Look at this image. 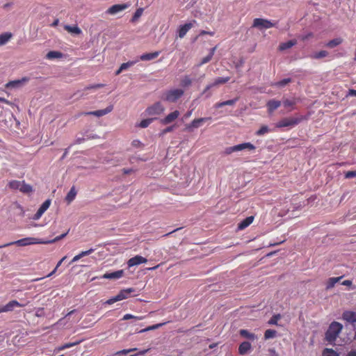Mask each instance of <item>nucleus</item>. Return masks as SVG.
<instances>
[{
    "instance_id": "nucleus-47",
    "label": "nucleus",
    "mask_w": 356,
    "mask_h": 356,
    "mask_svg": "<svg viewBox=\"0 0 356 356\" xmlns=\"http://www.w3.org/2000/svg\"><path fill=\"white\" fill-rule=\"evenodd\" d=\"M79 343V341H76V342H74V343H65L64 345L61 346H59L58 348V350H65L66 348H71L74 346H76L77 344Z\"/></svg>"
},
{
    "instance_id": "nucleus-11",
    "label": "nucleus",
    "mask_w": 356,
    "mask_h": 356,
    "mask_svg": "<svg viewBox=\"0 0 356 356\" xmlns=\"http://www.w3.org/2000/svg\"><path fill=\"white\" fill-rule=\"evenodd\" d=\"M29 81V78L28 77H23L21 79H17L14 81H10L8 82L5 87L8 89H12V88H17L22 87L24 83L28 82Z\"/></svg>"
},
{
    "instance_id": "nucleus-24",
    "label": "nucleus",
    "mask_w": 356,
    "mask_h": 356,
    "mask_svg": "<svg viewBox=\"0 0 356 356\" xmlns=\"http://www.w3.org/2000/svg\"><path fill=\"white\" fill-rule=\"evenodd\" d=\"M94 251H95V249H93V248H90V249H89L88 250H86V251H82L79 254H77V255H76V256H74L73 257V259H72V261L70 263V264H72L79 261L81 258H82V257H83L85 256H88V255L90 254Z\"/></svg>"
},
{
    "instance_id": "nucleus-19",
    "label": "nucleus",
    "mask_w": 356,
    "mask_h": 356,
    "mask_svg": "<svg viewBox=\"0 0 356 356\" xmlns=\"http://www.w3.org/2000/svg\"><path fill=\"white\" fill-rule=\"evenodd\" d=\"M124 275V270H119L112 273H106L102 275V278L108 280H117L121 278Z\"/></svg>"
},
{
    "instance_id": "nucleus-52",
    "label": "nucleus",
    "mask_w": 356,
    "mask_h": 356,
    "mask_svg": "<svg viewBox=\"0 0 356 356\" xmlns=\"http://www.w3.org/2000/svg\"><path fill=\"white\" fill-rule=\"evenodd\" d=\"M353 177H356V171L355 170L348 171L345 173V178L351 179Z\"/></svg>"
},
{
    "instance_id": "nucleus-1",
    "label": "nucleus",
    "mask_w": 356,
    "mask_h": 356,
    "mask_svg": "<svg viewBox=\"0 0 356 356\" xmlns=\"http://www.w3.org/2000/svg\"><path fill=\"white\" fill-rule=\"evenodd\" d=\"M342 328L343 325L340 323L336 321L332 322L325 332L326 340L329 342L334 341L342 330Z\"/></svg>"
},
{
    "instance_id": "nucleus-63",
    "label": "nucleus",
    "mask_w": 356,
    "mask_h": 356,
    "mask_svg": "<svg viewBox=\"0 0 356 356\" xmlns=\"http://www.w3.org/2000/svg\"><path fill=\"white\" fill-rule=\"evenodd\" d=\"M349 94L350 95H353V96H355L356 97V90H354V89H351L349 90Z\"/></svg>"
},
{
    "instance_id": "nucleus-26",
    "label": "nucleus",
    "mask_w": 356,
    "mask_h": 356,
    "mask_svg": "<svg viewBox=\"0 0 356 356\" xmlns=\"http://www.w3.org/2000/svg\"><path fill=\"white\" fill-rule=\"evenodd\" d=\"M251 349V344L248 341L242 342L238 347V353L241 355H245Z\"/></svg>"
},
{
    "instance_id": "nucleus-13",
    "label": "nucleus",
    "mask_w": 356,
    "mask_h": 356,
    "mask_svg": "<svg viewBox=\"0 0 356 356\" xmlns=\"http://www.w3.org/2000/svg\"><path fill=\"white\" fill-rule=\"evenodd\" d=\"M113 105H110V106H107L104 109H101V110H97V111H90V112L84 113V115H95V116H97V117H102L103 115H105L111 113L113 111Z\"/></svg>"
},
{
    "instance_id": "nucleus-2",
    "label": "nucleus",
    "mask_w": 356,
    "mask_h": 356,
    "mask_svg": "<svg viewBox=\"0 0 356 356\" xmlns=\"http://www.w3.org/2000/svg\"><path fill=\"white\" fill-rule=\"evenodd\" d=\"M8 186L11 190H19L20 192L29 194L33 192V187L24 181L11 180L8 182Z\"/></svg>"
},
{
    "instance_id": "nucleus-43",
    "label": "nucleus",
    "mask_w": 356,
    "mask_h": 356,
    "mask_svg": "<svg viewBox=\"0 0 356 356\" xmlns=\"http://www.w3.org/2000/svg\"><path fill=\"white\" fill-rule=\"evenodd\" d=\"M215 49H216V47H213V49H211V51L209 53V54L208 56H207L206 57L202 58L200 65L205 64V63L209 62L211 60V58H212V57L213 56Z\"/></svg>"
},
{
    "instance_id": "nucleus-48",
    "label": "nucleus",
    "mask_w": 356,
    "mask_h": 356,
    "mask_svg": "<svg viewBox=\"0 0 356 356\" xmlns=\"http://www.w3.org/2000/svg\"><path fill=\"white\" fill-rule=\"evenodd\" d=\"M136 62L137 60L124 63L120 65L121 70H125L128 69L129 67L133 66L135 63H136Z\"/></svg>"
},
{
    "instance_id": "nucleus-42",
    "label": "nucleus",
    "mask_w": 356,
    "mask_h": 356,
    "mask_svg": "<svg viewBox=\"0 0 356 356\" xmlns=\"http://www.w3.org/2000/svg\"><path fill=\"white\" fill-rule=\"evenodd\" d=\"M291 81L292 80L291 78L284 79L278 82L275 83L273 86H277V87H284L286 85H287L288 83H291Z\"/></svg>"
},
{
    "instance_id": "nucleus-31",
    "label": "nucleus",
    "mask_w": 356,
    "mask_h": 356,
    "mask_svg": "<svg viewBox=\"0 0 356 356\" xmlns=\"http://www.w3.org/2000/svg\"><path fill=\"white\" fill-rule=\"evenodd\" d=\"M63 57V54L60 51H50L46 55V58L48 60H52L54 58H60Z\"/></svg>"
},
{
    "instance_id": "nucleus-60",
    "label": "nucleus",
    "mask_w": 356,
    "mask_h": 356,
    "mask_svg": "<svg viewBox=\"0 0 356 356\" xmlns=\"http://www.w3.org/2000/svg\"><path fill=\"white\" fill-rule=\"evenodd\" d=\"M214 87V86L213 85V83H211V84H209L206 86L204 90V93L206 92L207 90H209V89H211V88Z\"/></svg>"
},
{
    "instance_id": "nucleus-53",
    "label": "nucleus",
    "mask_w": 356,
    "mask_h": 356,
    "mask_svg": "<svg viewBox=\"0 0 356 356\" xmlns=\"http://www.w3.org/2000/svg\"><path fill=\"white\" fill-rule=\"evenodd\" d=\"M137 348L124 349L117 353L118 355H127L129 353L136 351Z\"/></svg>"
},
{
    "instance_id": "nucleus-46",
    "label": "nucleus",
    "mask_w": 356,
    "mask_h": 356,
    "mask_svg": "<svg viewBox=\"0 0 356 356\" xmlns=\"http://www.w3.org/2000/svg\"><path fill=\"white\" fill-rule=\"evenodd\" d=\"M269 132V129L268 126L263 125L261 128L256 132L257 136H262Z\"/></svg>"
},
{
    "instance_id": "nucleus-8",
    "label": "nucleus",
    "mask_w": 356,
    "mask_h": 356,
    "mask_svg": "<svg viewBox=\"0 0 356 356\" xmlns=\"http://www.w3.org/2000/svg\"><path fill=\"white\" fill-rule=\"evenodd\" d=\"M135 290L133 288H128L126 289L121 290L119 293L115 296V297H113L110 299H108L106 303L108 305H112L115 303V302L122 300L124 299H126L130 296V294L134 292Z\"/></svg>"
},
{
    "instance_id": "nucleus-21",
    "label": "nucleus",
    "mask_w": 356,
    "mask_h": 356,
    "mask_svg": "<svg viewBox=\"0 0 356 356\" xmlns=\"http://www.w3.org/2000/svg\"><path fill=\"white\" fill-rule=\"evenodd\" d=\"M254 218L253 216H250L243 220L241 222L238 224L237 229L238 230H243L248 227L250 225H251L254 220Z\"/></svg>"
},
{
    "instance_id": "nucleus-17",
    "label": "nucleus",
    "mask_w": 356,
    "mask_h": 356,
    "mask_svg": "<svg viewBox=\"0 0 356 356\" xmlns=\"http://www.w3.org/2000/svg\"><path fill=\"white\" fill-rule=\"evenodd\" d=\"M179 111H175L167 115L163 119L161 120V123L163 124H168L175 121L179 116Z\"/></svg>"
},
{
    "instance_id": "nucleus-40",
    "label": "nucleus",
    "mask_w": 356,
    "mask_h": 356,
    "mask_svg": "<svg viewBox=\"0 0 356 356\" xmlns=\"http://www.w3.org/2000/svg\"><path fill=\"white\" fill-rule=\"evenodd\" d=\"M277 332L274 330L268 329L264 332L265 339H272L276 337Z\"/></svg>"
},
{
    "instance_id": "nucleus-32",
    "label": "nucleus",
    "mask_w": 356,
    "mask_h": 356,
    "mask_svg": "<svg viewBox=\"0 0 356 356\" xmlns=\"http://www.w3.org/2000/svg\"><path fill=\"white\" fill-rule=\"evenodd\" d=\"M64 29L67 32L71 33H74L76 35H79L81 33V30L77 26L65 25Z\"/></svg>"
},
{
    "instance_id": "nucleus-58",
    "label": "nucleus",
    "mask_w": 356,
    "mask_h": 356,
    "mask_svg": "<svg viewBox=\"0 0 356 356\" xmlns=\"http://www.w3.org/2000/svg\"><path fill=\"white\" fill-rule=\"evenodd\" d=\"M312 37H313V33H308V34H307L305 35H302L301 39H302V40H308L309 38H310Z\"/></svg>"
},
{
    "instance_id": "nucleus-38",
    "label": "nucleus",
    "mask_w": 356,
    "mask_h": 356,
    "mask_svg": "<svg viewBox=\"0 0 356 356\" xmlns=\"http://www.w3.org/2000/svg\"><path fill=\"white\" fill-rule=\"evenodd\" d=\"M68 232H69V230L67 232H65L60 236H56L54 239L49 240V241L43 240V242H44L43 244H50V243H54L56 241H58L63 239V238H65L67 236V234H68Z\"/></svg>"
},
{
    "instance_id": "nucleus-28",
    "label": "nucleus",
    "mask_w": 356,
    "mask_h": 356,
    "mask_svg": "<svg viewBox=\"0 0 356 356\" xmlns=\"http://www.w3.org/2000/svg\"><path fill=\"white\" fill-rule=\"evenodd\" d=\"M297 41L296 40H291L286 42H282L279 46V49L280 51H284L286 49L291 48L293 46L296 45Z\"/></svg>"
},
{
    "instance_id": "nucleus-59",
    "label": "nucleus",
    "mask_w": 356,
    "mask_h": 356,
    "mask_svg": "<svg viewBox=\"0 0 356 356\" xmlns=\"http://www.w3.org/2000/svg\"><path fill=\"white\" fill-rule=\"evenodd\" d=\"M67 258L66 256L63 257L57 264L56 266V269H58V268L61 265V264L63 263V261Z\"/></svg>"
},
{
    "instance_id": "nucleus-50",
    "label": "nucleus",
    "mask_w": 356,
    "mask_h": 356,
    "mask_svg": "<svg viewBox=\"0 0 356 356\" xmlns=\"http://www.w3.org/2000/svg\"><path fill=\"white\" fill-rule=\"evenodd\" d=\"M104 86V85L102 83H97V84L90 85V86L86 87L85 89L86 90L98 89V88H103Z\"/></svg>"
},
{
    "instance_id": "nucleus-39",
    "label": "nucleus",
    "mask_w": 356,
    "mask_h": 356,
    "mask_svg": "<svg viewBox=\"0 0 356 356\" xmlns=\"http://www.w3.org/2000/svg\"><path fill=\"white\" fill-rule=\"evenodd\" d=\"M11 37L12 34L8 33L0 35V45L6 44Z\"/></svg>"
},
{
    "instance_id": "nucleus-33",
    "label": "nucleus",
    "mask_w": 356,
    "mask_h": 356,
    "mask_svg": "<svg viewBox=\"0 0 356 356\" xmlns=\"http://www.w3.org/2000/svg\"><path fill=\"white\" fill-rule=\"evenodd\" d=\"M343 42V40L341 38H334L333 40H330L327 44L326 46L329 48H334L340 44H341Z\"/></svg>"
},
{
    "instance_id": "nucleus-7",
    "label": "nucleus",
    "mask_w": 356,
    "mask_h": 356,
    "mask_svg": "<svg viewBox=\"0 0 356 356\" xmlns=\"http://www.w3.org/2000/svg\"><path fill=\"white\" fill-rule=\"evenodd\" d=\"M164 111L165 107L160 102H157L154 104L148 106L146 108L145 113V115L148 116H156L162 114Z\"/></svg>"
},
{
    "instance_id": "nucleus-9",
    "label": "nucleus",
    "mask_w": 356,
    "mask_h": 356,
    "mask_svg": "<svg viewBox=\"0 0 356 356\" xmlns=\"http://www.w3.org/2000/svg\"><path fill=\"white\" fill-rule=\"evenodd\" d=\"M277 22H271L268 19H262V18H256L253 21V27L258 28L259 29H268L272 27H274L277 25Z\"/></svg>"
},
{
    "instance_id": "nucleus-4",
    "label": "nucleus",
    "mask_w": 356,
    "mask_h": 356,
    "mask_svg": "<svg viewBox=\"0 0 356 356\" xmlns=\"http://www.w3.org/2000/svg\"><path fill=\"white\" fill-rule=\"evenodd\" d=\"M304 120H306V118L300 115L297 117H289V118H285L280 120L277 124L276 127L278 128L282 127H293L299 123H300Z\"/></svg>"
},
{
    "instance_id": "nucleus-37",
    "label": "nucleus",
    "mask_w": 356,
    "mask_h": 356,
    "mask_svg": "<svg viewBox=\"0 0 356 356\" xmlns=\"http://www.w3.org/2000/svg\"><path fill=\"white\" fill-rule=\"evenodd\" d=\"M327 55H328V52L327 51L321 50V51L316 52L314 54L310 56V57L314 59H320V58L326 57Z\"/></svg>"
},
{
    "instance_id": "nucleus-54",
    "label": "nucleus",
    "mask_w": 356,
    "mask_h": 356,
    "mask_svg": "<svg viewBox=\"0 0 356 356\" xmlns=\"http://www.w3.org/2000/svg\"><path fill=\"white\" fill-rule=\"evenodd\" d=\"M296 104V102L294 101H292V100H289V99H285L284 102H283V104L285 107H289V106H294Z\"/></svg>"
},
{
    "instance_id": "nucleus-25",
    "label": "nucleus",
    "mask_w": 356,
    "mask_h": 356,
    "mask_svg": "<svg viewBox=\"0 0 356 356\" xmlns=\"http://www.w3.org/2000/svg\"><path fill=\"white\" fill-rule=\"evenodd\" d=\"M342 277H343V276H340L338 277H330L327 280L326 284H326V286H325L326 290L332 289L334 286V285L341 280Z\"/></svg>"
},
{
    "instance_id": "nucleus-55",
    "label": "nucleus",
    "mask_w": 356,
    "mask_h": 356,
    "mask_svg": "<svg viewBox=\"0 0 356 356\" xmlns=\"http://www.w3.org/2000/svg\"><path fill=\"white\" fill-rule=\"evenodd\" d=\"M174 127H175V126H170V127H166L165 129H164L162 131L161 134L163 135V134H167L168 132L172 131L173 129H174Z\"/></svg>"
},
{
    "instance_id": "nucleus-36",
    "label": "nucleus",
    "mask_w": 356,
    "mask_h": 356,
    "mask_svg": "<svg viewBox=\"0 0 356 356\" xmlns=\"http://www.w3.org/2000/svg\"><path fill=\"white\" fill-rule=\"evenodd\" d=\"M157 118H147L141 120V122L139 123L138 127L140 128H146L154 120H156Z\"/></svg>"
},
{
    "instance_id": "nucleus-16",
    "label": "nucleus",
    "mask_w": 356,
    "mask_h": 356,
    "mask_svg": "<svg viewBox=\"0 0 356 356\" xmlns=\"http://www.w3.org/2000/svg\"><path fill=\"white\" fill-rule=\"evenodd\" d=\"M129 7V5L127 3H122V4H115L110 7L106 13L110 15H115L119 12H121L125 9H127Z\"/></svg>"
},
{
    "instance_id": "nucleus-22",
    "label": "nucleus",
    "mask_w": 356,
    "mask_h": 356,
    "mask_svg": "<svg viewBox=\"0 0 356 356\" xmlns=\"http://www.w3.org/2000/svg\"><path fill=\"white\" fill-rule=\"evenodd\" d=\"M269 113L273 112L281 106V102L275 99L269 100L266 104Z\"/></svg>"
},
{
    "instance_id": "nucleus-64",
    "label": "nucleus",
    "mask_w": 356,
    "mask_h": 356,
    "mask_svg": "<svg viewBox=\"0 0 356 356\" xmlns=\"http://www.w3.org/2000/svg\"><path fill=\"white\" fill-rule=\"evenodd\" d=\"M140 143V142L139 140H134L132 142V145L135 147H137L138 145H139Z\"/></svg>"
},
{
    "instance_id": "nucleus-35",
    "label": "nucleus",
    "mask_w": 356,
    "mask_h": 356,
    "mask_svg": "<svg viewBox=\"0 0 356 356\" xmlns=\"http://www.w3.org/2000/svg\"><path fill=\"white\" fill-rule=\"evenodd\" d=\"M230 80L229 76L227 77H218L216 78L214 81L212 83L214 86H217L220 84H224L227 82H228Z\"/></svg>"
},
{
    "instance_id": "nucleus-62",
    "label": "nucleus",
    "mask_w": 356,
    "mask_h": 356,
    "mask_svg": "<svg viewBox=\"0 0 356 356\" xmlns=\"http://www.w3.org/2000/svg\"><path fill=\"white\" fill-rule=\"evenodd\" d=\"M58 23H59V19H56L54 21V22L51 24V26L55 27V26H58Z\"/></svg>"
},
{
    "instance_id": "nucleus-45",
    "label": "nucleus",
    "mask_w": 356,
    "mask_h": 356,
    "mask_svg": "<svg viewBox=\"0 0 356 356\" xmlns=\"http://www.w3.org/2000/svg\"><path fill=\"white\" fill-rule=\"evenodd\" d=\"M145 318V316H134L132 314H125L123 318H122V320H129V319H134V320H136V321H140V320H143Z\"/></svg>"
},
{
    "instance_id": "nucleus-23",
    "label": "nucleus",
    "mask_w": 356,
    "mask_h": 356,
    "mask_svg": "<svg viewBox=\"0 0 356 356\" xmlns=\"http://www.w3.org/2000/svg\"><path fill=\"white\" fill-rule=\"evenodd\" d=\"M160 54V51H154L152 53H146L143 54L140 56V59L141 60L145 61V60H151L153 59L156 58Z\"/></svg>"
},
{
    "instance_id": "nucleus-6",
    "label": "nucleus",
    "mask_w": 356,
    "mask_h": 356,
    "mask_svg": "<svg viewBox=\"0 0 356 356\" xmlns=\"http://www.w3.org/2000/svg\"><path fill=\"white\" fill-rule=\"evenodd\" d=\"M255 146L250 143H243L232 147H228L225 149V154L229 155L234 152L242 151L243 149H248L250 151L254 150Z\"/></svg>"
},
{
    "instance_id": "nucleus-14",
    "label": "nucleus",
    "mask_w": 356,
    "mask_h": 356,
    "mask_svg": "<svg viewBox=\"0 0 356 356\" xmlns=\"http://www.w3.org/2000/svg\"><path fill=\"white\" fill-rule=\"evenodd\" d=\"M342 319L350 324L356 323V312L353 311H345L342 314Z\"/></svg>"
},
{
    "instance_id": "nucleus-30",
    "label": "nucleus",
    "mask_w": 356,
    "mask_h": 356,
    "mask_svg": "<svg viewBox=\"0 0 356 356\" xmlns=\"http://www.w3.org/2000/svg\"><path fill=\"white\" fill-rule=\"evenodd\" d=\"M239 333L241 337L252 341L257 339V337L254 333H251L247 330H241Z\"/></svg>"
},
{
    "instance_id": "nucleus-29",
    "label": "nucleus",
    "mask_w": 356,
    "mask_h": 356,
    "mask_svg": "<svg viewBox=\"0 0 356 356\" xmlns=\"http://www.w3.org/2000/svg\"><path fill=\"white\" fill-rule=\"evenodd\" d=\"M76 195V191L74 186H72L65 197V200L68 204L71 203Z\"/></svg>"
},
{
    "instance_id": "nucleus-51",
    "label": "nucleus",
    "mask_w": 356,
    "mask_h": 356,
    "mask_svg": "<svg viewBox=\"0 0 356 356\" xmlns=\"http://www.w3.org/2000/svg\"><path fill=\"white\" fill-rule=\"evenodd\" d=\"M142 13H143V9L142 8L137 9L136 11L135 12L133 17H132L131 21L134 22L136 19L140 17L141 16Z\"/></svg>"
},
{
    "instance_id": "nucleus-5",
    "label": "nucleus",
    "mask_w": 356,
    "mask_h": 356,
    "mask_svg": "<svg viewBox=\"0 0 356 356\" xmlns=\"http://www.w3.org/2000/svg\"><path fill=\"white\" fill-rule=\"evenodd\" d=\"M184 93L182 89L167 90L162 95L161 99L168 102H176Z\"/></svg>"
},
{
    "instance_id": "nucleus-15",
    "label": "nucleus",
    "mask_w": 356,
    "mask_h": 356,
    "mask_svg": "<svg viewBox=\"0 0 356 356\" xmlns=\"http://www.w3.org/2000/svg\"><path fill=\"white\" fill-rule=\"evenodd\" d=\"M147 261V259L142 256L136 255L131 259H129L127 261V264L129 267H132L136 265H139L140 264H145Z\"/></svg>"
},
{
    "instance_id": "nucleus-57",
    "label": "nucleus",
    "mask_w": 356,
    "mask_h": 356,
    "mask_svg": "<svg viewBox=\"0 0 356 356\" xmlns=\"http://www.w3.org/2000/svg\"><path fill=\"white\" fill-rule=\"evenodd\" d=\"M201 35H209L211 36H213L214 35V33L213 32H211V31H202L200 32V34Z\"/></svg>"
},
{
    "instance_id": "nucleus-49",
    "label": "nucleus",
    "mask_w": 356,
    "mask_h": 356,
    "mask_svg": "<svg viewBox=\"0 0 356 356\" xmlns=\"http://www.w3.org/2000/svg\"><path fill=\"white\" fill-rule=\"evenodd\" d=\"M280 318V314L273 315L272 318L269 320L268 323L270 325H277V321Z\"/></svg>"
},
{
    "instance_id": "nucleus-20",
    "label": "nucleus",
    "mask_w": 356,
    "mask_h": 356,
    "mask_svg": "<svg viewBox=\"0 0 356 356\" xmlns=\"http://www.w3.org/2000/svg\"><path fill=\"white\" fill-rule=\"evenodd\" d=\"M24 305H22L18 302L17 300H11L6 305L1 307L2 312H8L13 311L15 307H22Z\"/></svg>"
},
{
    "instance_id": "nucleus-10",
    "label": "nucleus",
    "mask_w": 356,
    "mask_h": 356,
    "mask_svg": "<svg viewBox=\"0 0 356 356\" xmlns=\"http://www.w3.org/2000/svg\"><path fill=\"white\" fill-rule=\"evenodd\" d=\"M211 120V118H200L194 119L190 124L186 125L185 129L188 131H192L193 129L200 127L203 122Z\"/></svg>"
},
{
    "instance_id": "nucleus-18",
    "label": "nucleus",
    "mask_w": 356,
    "mask_h": 356,
    "mask_svg": "<svg viewBox=\"0 0 356 356\" xmlns=\"http://www.w3.org/2000/svg\"><path fill=\"white\" fill-rule=\"evenodd\" d=\"M196 21L193 20V22L186 23L184 25L180 26L178 30V35L180 38H183L187 33V32L193 26V24Z\"/></svg>"
},
{
    "instance_id": "nucleus-3",
    "label": "nucleus",
    "mask_w": 356,
    "mask_h": 356,
    "mask_svg": "<svg viewBox=\"0 0 356 356\" xmlns=\"http://www.w3.org/2000/svg\"><path fill=\"white\" fill-rule=\"evenodd\" d=\"M43 240L34 238V237H26L24 238L13 242H10L8 243H6L4 245H0V248H6L12 245H17L19 246H26L29 245L34 244H43Z\"/></svg>"
},
{
    "instance_id": "nucleus-27",
    "label": "nucleus",
    "mask_w": 356,
    "mask_h": 356,
    "mask_svg": "<svg viewBox=\"0 0 356 356\" xmlns=\"http://www.w3.org/2000/svg\"><path fill=\"white\" fill-rule=\"evenodd\" d=\"M238 100V97H236L233 99H229V100H227V101H224V102H218L214 105V107L216 108H219L223 107L225 106H232V105L235 104V103Z\"/></svg>"
},
{
    "instance_id": "nucleus-41",
    "label": "nucleus",
    "mask_w": 356,
    "mask_h": 356,
    "mask_svg": "<svg viewBox=\"0 0 356 356\" xmlns=\"http://www.w3.org/2000/svg\"><path fill=\"white\" fill-rule=\"evenodd\" d=\"M165 323H158V324H155V325L149 326L145 329L141 330L139 332L142 333V332H147L149 330H154L158 329V328L161 327V326H163V325H165Z\"/></svg>"
},
{
    "instance_id": "nucleus-34",
    "label": "nucleus",
    "mask_w": 356,
    "mask_h": 356,
    "mask_svg": "<svg viewBox=\"0 0 356 356\" xmlns=\"http://www.w3.org/2000/svg\"><path fill=\"white\" fill-rule=\"evenodd\" d=\"M192 82H193V81L191 79L190 76L186 75L181 79L180 85L182 87L187 88V87H189L192 84Z\"/></svg>"
},
{
    "instance_id": "nucleus-61",
    "label": "nucleus",
    "mask_w": 356,
    "mask_h": 356,
    "mask_svg": "<svg viewBox=\"0 0 356 356\" xmlns=\"http://www.w3.org/2000/svg\"><path fill=\"white\" fill-rule=\"evenodd\" d=\"M346 356H356V350H350Z\"/></svg>"
},
{
    "instance_id": "nucleus-12",
    "label": "nucleus",
    "mask_w": 356,
    "mask_h": 356,
    "mask_svg": "<svg viewBox=\"0 0 356 356\" xmlns=\"http://www.w3.org/2000/svg\"><path fill=\"white\" fill-rule=\"evenodd\" d=\"M51 204V200L48 199L45 200L42 204L40 207L37 212L34 214L33 219L38 220L41 218L42 214L48 209Z\"/></svg>"
},
{
    "instance_id": "nucleus-56",
    "label": "nucleus",
    "mask_w": 356,
    "mask_h": 356,
    "mask_svg": "<svg viewBox=\"0 0 356 356\" xmlns=\"http://www.w3.org/2000/svg\"><path fill=\"white\" fill-rule=\"evenodd\" d=\"M341 284L343 285V286H352L353 282H352L351 280H347L343 281L341 282Z\"/></svg>"
},
{
    "instance_id": "nucleus-44",
    "label": "nucleus",
    "mask_w": 356,
    "mask_h": 356,
    "mask_svg": "<svg viewBox=\"0 0 356 356\" xmlns=\"http://www.w3.org/2000/svg\"><path fill=\"white\" fill-rule=\"evenodd\" d=\"M323 356H339V354L331 348H325L323 351Z\"/></svg>"
}]
</instances>
